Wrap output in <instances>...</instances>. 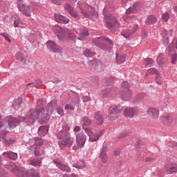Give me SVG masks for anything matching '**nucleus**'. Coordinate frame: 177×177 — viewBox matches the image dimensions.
<instances>
[{"instance_id":"f257e3e1","label":"nucleus","mask_w":177,"mask_h":177,"mask_svg":"<svg viewBox=\"0 0 177 177\" xmlns=\"http://www.w3.org/2000/svg\"><path fill=\"white\" fill-rule=\"evenodd\" d=\"M53 113V104L48 103L47 109L45 111L44 108H36V109H30L26 115V117L19 116L17 118L8 117L4 120L0 116V128L6 129L8 127L10 129L16 128V126L20 124V122L25 121L28 125H32L38 118L41 122H48L50 118V114Z\"/></svg>"},{"instance_id":"f03ea898","label":"nucleus","mask_w":177,"mask_h":177,"mask_svg":"<svg viewBox=\"0 0 177 177\" xmlns=\"http://www.w3.org/2000/svg\"><path fill=\"white\" fill-rule=\"evenodd\" d=\"M9 169L17 175V177H41L39 173L35 171V169H31L26 171L24 167H19L15 165V163H10Z\"/></svg>"},{"instance_id":"7ed1b4c3","label":"nucleus","mask_w":177,"mask_h":177,"mask_svg":"<svg viewBox=\"0 0 177 177\" xmlns=\"http://www.w3.org/2000/svg\"><path fill=\"white\" fill-rule=\"evenodd\" d=\"M77 6L80 8L81 13L84 17L91 18L93 16L97 17V12H95V8L89 4L79 1L77 2Z\"/></svg>"},{"instance_id":"20e7f679","label":"nucleus","mask_w":177,"mask_h":177,"mask_svg":"<svg viewBox=\"0 0 177 177\" xmlns=\"http://www.w3.org/2000/svg\"><path fill=\"white\" fill-rule=\"evenodd\" d=\"M53 31L61 41H63V39H67V38H71L70 31L67 28L63 29L60 26L55 25L53 26Z\"/></svg>"},{"instance_id":"39448f33","label":"nucleus","mask_w":177,"mask_h":177,"mask_svg":"<svg viewBox=\"0 0 177 177\" xmlns=\"http://www.w3.org/2000/svg\"><path fill=\"white\" fill-rule=\"evenodd\" d=\"M74 138L70 136V133H66L62 138L58 140V145L60 149H66V147H70L73 146L74 143Z\"/></svg>"},{"instance_id":"423d86ee","label":"nucleus","mask_w":177,"mask_h":177,"mask_svg":"<svg viewBox=\"0 0 177 177\" xmlns=\"http://www.w3.org/2000/svg\"><path fill=\"white\" fill-rule=\"evenodd\" d=\"M129 84L127 82H124L122 84V88L120 91V96L122 100H125L126 102H129L132 99V92L131 90L128 89Z\"/></svg>"},{"instance_id":"0eeeda50","label":"nucleus","mask_w":177,"mask_h":177,"mask_svg":"<svg viewBox=\"0 0 177 177\" xmlns=\"http://www.w3.org/2000/svg\"><path fill=\"white\" fill-rule=\"evenodd\" d=\"M93 44L98 48L103 49V50H107L106 49V44L109 45L110 48H113V42L110 39H106L104 37H97L93 40Z\"/></svg>"},{"instance_id":"6e6552de","label":"nucleus","mask_w":177,"mask_h":177,"mask_svg":"<svg viewBox=\"0 0 177 177\" xmlns=\"http://www.w3.org/2000/svg\"><path fill=\"white\" fill-rule=\"evenodd\" d=\"M86 142V136L84 133H79L76 135V145L73 147V150H77L80 147H84Z\"/></svg>"},{"instance_id":"1a4fd4ad","label":"nucleus","mask_w":177,"mask_h":177,"mask_svg":"<svg viewBox=\"0 0 177 177\" xmlns=\"http://www.w3.org/2000/svg\"><path fill=\"white\" fill-rule=\"evenodd\" d=\"M118 113H121V109L118 108V106L113 105L109 108L108 109V118L111 120V121H114L115 118H117V114Z\"/></svg>"},{"instance_id":"9d476101","label":"nucleus","mask_w":177,"mask_h":177,"mask_svg":"<svg viewBox=\"0 0 177 177\" xmlns=\"http://www.w3.org/2000/svg\"><path fill=\"white\" fill-rule=\"evenodd\" d=\"M105 20L106 21L107 28H113V27H120V23L117 21V19L113 15H109V17H105Z\"/></svg>"},{"instance_id":"9b49d317","label":"nucleus","mask_w":177,"mask_h":177,"mask_svg":"<svg viewBox=\"0 0 177 177\" xmlns=\"http://www.w3.org/2000/svg\"><path fill=\"white\" fill-rule=\"evenodd\" d=\"M147 114L150 121H157L160 117V111L156 108H149L147 110Z\"/></svg>"},{"instance_id":"f8f14e48","label":"nucleus","mask_w":177,"mask_h":177,"mask_svg":"<svg viewBox=\"0 0 177 177\" xmlns=\"http://www.w3.org/2000/svg\"><path fill=\"white\" fill-rule=\"evenodd\" d=\"M99 158L103 164H106L109 160V156H107V146L104 145L101 149L99 154Z\"/></svg>"},{"instance_id":"ddd939ff","label":"nucleus","mask_w":177,"mask_h":177,"mask_svg":"<svg viewBox=\"0 0 177 177\" xmlns=\"http://www.w3.org/2000/svg\"><path fill=\"white\" fill-rule=\"evenodd\" d=\"M73 34H79L78 39L84 41L89 35V32L86 29L79 28L77 30H73Z\"/></svg>"},{"instance_id":"4468645a","label":"nucleus","mask_w":177,"mask_h":177,"mask_svg":"<svg viewBox=\"0 0 177 177\" xmlns=\"http://www.w3.org/2000/svg\"><path fill=\"white\" fill-rule=\"evenodd\" d=\"M86 133L88 135L91 142H96V140H99V138L102 136V132L98 131L97 133H93L91 129H86Z\"/></svg>"},{"instance_id":"2eb2a0df","label":"nucleus","mask_w":177,"mask_h":177,"mask_svg":"<svg viewBox=\"0 0 177 177\" xmlns=\"http://www.w3.org/2000/svg\"><path fill=\"white\" fill-rule=\"evenodd\" d=\"M46 46L48 49H50L51 52L54 53H62V48L60 46H57L56 43L52 41H48L46 42Z\"/></svg>"},{"instance_id":"dca6fc26","label":"nucleus","mask_w":177,"mask_h":177,"mask_svg":"<svg viewBox=\"0 0 177 177\" xmlns=\"http://www.w3.org/2000/svg\"><path fill=\"white\" fill-rule=\"evenodd\" d=\"M138 113V108L131 107L126 108L123 112V114L124 115H125V117H129L130 118H132L133 117H134V115H136Z\"/></svg>"},{"instance_id":"f3484780","label":"nucleus","mask_w":177,"mask_h":177,"mask_svg":"<svg viewBox=\"0 0 177 177\" xmlns=\"http://www.w3.org/2000/svg\"><path fill=\"white\" fill-rule=\"evenodd\" d=\"M165 171L169 175L172 174H176L177 172V164L176 163H168L165 165Z\"/></svg>"},{"instance_id":"a211bd4d","label":"nucleus","mask_w":177,"mask_h":177,"mask_svg":"<svg viewBox=\"0 0 177 177\" xmlns=\"http://www.w3.org/2000/svg\"><path fill=\"white\" fill-rule=\"evenodd\" d=\"M55 164L57 165V168H59V169H61V171H63V172H71V169L70 168V167H68V165L59 162L57 160H54Z\"/></svg>"},{"instance_id":"6ab92c4d","label":"nucleus","mask_w":177,"mask_h":177,"mask_svg":"<svg viewBox=\"0 0 177 177\" xmlns=\"http://www.w3.org/2000/svg\"><path fill=\"white\" fill-rule=\"evenodd\" d=\"M18 8L20 12L23 13V15H25V16H27L28 17H30V16H31V12H30V7H28V6H25L23 3H19L18 5Z\"/></svg>"},{"instance_id":"aec40b11","label":"nucleus","mask_w":177,"mask_h":177,"mask_svg":"<svg viewBox=\"0 0 177 177\" xmlns=\"http://www.w3.org/2000/svg\"><path fill=\"white\" fill-rule=\"evenodd\" d=\"M54 16L57 23H62V24H68V23L70 22V19H68V18L60 14H55Z\"/></svg>"},{"instance_id":"412c9836","label":"nucleus","mask_w":177,"mask_h":177,"mask_svg":"<svg viewBox=\"0 0 177 177\" xmlns=\"http://www.w3.org/2000/svg\"><path fill=\"white\" fill-rule=\"evenodd\" d=\"M94 122L97 124V125H102L103 122H104V119L103 118V115H102L100 112L95 113Z\"/></svg>"},{"instance_id":"4be33fe9","label":"nucleus","mask_w":177,"mask_h":177,"mask_svg":"<svg viewBox=\"0 0 177 177\" xmlns=\"http://www.w3.org/2000/svg\"><path fill=\"white\" fill-rule=\"evenodd\" d=\"M3 156H4V157L6 158H10V160H17V153L11 151L3 153Z\"/></svg>"},{"instance_id":"5701e85b","label":"nucleus","mask_w":177,"mask_h":177,"mask_svg":"<svg viewBox=\"0 0 177 177\" xmlns=\"http://www.w3.org/2000/svg\"><path fill=\"white\" fill-rule=\"evenodd\" d=\"M160 121H162V122H164V124L170 125V124H172V116L169 115L161 116Z\"/></svg>"},{"instance_id":"b1692460","label":"nucleus","mask_w":177,"mask_h":177,"mask_svg":"<svg viewBox=\"0 0 177 177\" xmlns=\"http://www.w3.org/2000/svg\"><path fill=\"white\" fill-rule=\"evenodd\" d=\"M91 123H92V121L91 120V119H89V118H84L82 119V125H83L82 127L85 132H86V129H91L88 127H89V125H91Z\"/></svg>"},{"instance_id":"393cba45","label":"nucleus","mask_w":177,"mask_h":177,"mask_svg":"<svg viewBox=\"0 0 177 177\" xmlns=\"http://www.w3.org/2000/svg\"><path fill=\"white\" fill-rule=\"evenodd\" d=\"M157 23V18L154 15H149L145 20V24L147 26H151V24H155Z\"/></svg>"},{"instance_id":"a878e982","label":"nucleus","mask_w":177,"mask_h":177,"mask_svg":"<svg viewBox=\"0 0 177 177\" xmlns=\"http://www.w3.org/2000/svg\"><path fill=\"white\" fill-rule=\"evenodd\" d=\"M138 8H139L138 3L133 4L132 7L129 8L126 10V15H132V13H136V12H138Z\"/></svg>"},{"instance_id":"bb28decb","label":"nucleus","mask_w":177,"mask_h":177,"mask_svg":"<svg viewBox=\"0 0 177 177\" xmlns=\"http://www.w3.org/2000/svg\"><path fill=\"white\" fill-rule=\"evenodd\" d=\"M48 129L49 128L48 126H41L39 127L38 135H39V136H45V135L48 133Z\"/></svg>"},{"instance_id":"cd10ccee","label":"nucleus","mask_w":177,"mask_h":177,"mask_svg":"<svg viewBox=\"0 0 177 177\" xmlns=\"http://www.w3.org/2000/svg\"><path fill=\"white\" fill-rule=\"evenodd\" d=\"M41 164H42V158L32 159L30 161V165H32V167H41Z\"/></svg>"},{"instance_id":"c85d7f7f","label":"nucleus","mask_w":177,"mask_h":177,"mask_svg":"<svg viewBox=\"0 0 177 177\" xmlns=\"http://www.w3.org/2000/svg\"><path fill=\"white\" fill-rule=\"evenodd\" d=\"M15 57L17 59V60H18L19 62H21V63H26V57L24 55V54H23V53H17L15 55Z\"/></svg>"},{"instance_id":"c756f323","label":"nucleus","mask_w":177,"mask_h":177,"mask_svg":"<svg viewBox=\"0 0 177 177\" xmlns=\"http://www.w3.org/2000/svg\"><path fill=\"white\" fill-rule=\"evenodd\" d=\"M68 13L71 15V16H72V17H75V19H77V20L81 18V16L78 15V11H77V10H75L74 8L70 10Z\"/></svg>"},{"instance_id":"7c9ffc66","label":"nucleus","mask_w":177,"mask_h":177,"mask_svg":"<svg viewBox=\"0 0 177 177\" xmlns=\"http://www.w3.org/2000/svg\"><path fill=\"white\" fill-rule=\"evenodd\" d=\"M73 167L77 168V169H82L86 167V163H85L83 160H80L77 163L74 164Z\"/></svg>"},{"instance_id":"2f4dec72","label":"nucleus","mask_w":177,"mask_h":177,"mask_svg":"<svg viewBox=\"0 0 177 177\" xmlns=\"http://www.w3.org/2000/svg\"><path fill=\"white\" fill-rule=\"evenodd\" d=\"M144 64L145 67H151L154 65V60L151 58H147L144 60Z\"/></svg>"},{"instance_id":"473e14b6","label":"nucleus","mask_w":177,"mask_h":177,"mask_svg":"<svg viewBox=\"0 0 177 177\" xmlns=\"http://www.w3.org/2000/svg\"><path fill=\"white\" fill-rule=\"evenodd\" d=\"M165 62V55L164 53H160L157 57V63H158L160 65H162V63Z\"/></svg>"},{"instance_id":"72a5a7b5","label":"nucleus","mask_w":177,"mask_h":177,"mask_svg":"<svg viewBox=\"0 0 177 177\" xmlns=\"http://www.w3.org/2000/svg\"><path fill=\"white\" fill-rule=\"evenodd\" d=\"M84 55L86 57H93V56H95V52H93L90 49L86 48L84 51Z\"/></svg>"},{"instance_id":"f704fd0d","label":"nucleus","mask_w":177,"mask_h":177,"mask_svg":"<svg viewBox=\"0 0 177 177\" xmlns=\"http://www.w3.org/2000/svg\"><path fill=\"white\" fill-rule=\"evenodd\" d=\"M116 62L118 64H122L125 62V56L116 54Z\"/></svg>"},{"instance_id":"c9c22d12","label":"nucleus","mask_w":177,"mask_h":177,"mask_svg":"<svg viewBox=\"0 0 177 177\" xmlns=\"http://www.w3.org/2000/svg\"><path fill=\"white\" fill-rule=\"evenodd\" d=\"M121 35L124 38H129L131 35H133L132 32H131V30H125L124 31L122 32Z\"/></svg>"},{"instance_id":"e433bc0d","label":"nucleus","mask_w":177,"mask_h":177,"mask_svg":"<svg viewBox=\"0 0 177 177\" xmlns=\"http://www.w3.org/2000/svg\"><path fill=\"white\" fill-rule=\"evenodd\" d=\"M154 74H156V75L159 74L158 71L154 68H151L148 70L147 75H153Z\"/></svg>"},{"instance_id":"4c0bfd02","label":"nucleus","mask_w":177,"mask_h":177,"mask_svg":"<svg viewBox=\"0 0 177 177\" xmlns=\"http://www.w3.org/2000/svg\"><path fill=\"white\" fill-rule=\"evenodd\" d=\"M3 140L6 145V146H10V145H13V142H15V139L13 138H5V137H3Z\"/></svg>"},{"instance_id":"58836bf2","label":"nucleus","mask_w":177,"mask_h":177,"mask_svg":"<svg viewBox=\"0 0 177 177\" xmlns=\"http://www.w3.org/2000/svg\"><path fill=\"white\" fill-rule=\"evenodd\" d=\"M155 80L156 84H158V85H162V80L161 79V75H160V73L156 75Z\"/></svg>"},{"instance_id":"ea45409f","label":"nucleus","mask_w":177,"mask_h":177,"mask_svg":"<svg viewBox=\"0 0 177 177\" xmlns=\"http://www.w3.org/2000/svg\"><path fill=\"white\" fill-rule=\"evenodd\" d=\"M0 35L1 37H3L5 41H7V42H12V40L10 39V38H9V35H8V33L2 32L0 33Z\"/></svg>"},{"instance_id":"a19ab883","label":"nucleus","mask_w":177,"mask_h":177,"mask_svg":"<svg viewBox=\"0 0 177 177\" xmlns=\"http://www.w3.org/2000/svg\"><path fill=\"white\" fill-rule=\"evenodd\" d=\"M42 143H44V140L41 138H37L35 141V145L37 146H41Z\"/></svg>"},{"instance_id":"79ce46f5","label":"nucleus","mask_w":177,"mask_h":177,"mask_svg":"<svg viewBox=\"0 0 177 177\" xmlns=\"http://www.w3.org/2000/svg\"><path fill=\"white\" fill-rule=\"evenodd\" d=\"M162 19L164 21H168L169 20V12H165L163 15H162Z\"/></svg>"},{"instance_id":"37998d69","label":"nucleus","mask_w":177,"mask_h":177,"mask_svg":"<svg viewBox=\"0 0 177 177\" xmlns=\"http://www.w3.org/2000/svg\"><path fill=\"white\" fill-rule=\"evenodd\" d=\"M21 21L20 20V18L17 19L15 21H14V27H21Z\"/></svg>"},{"instance_id":"c03bdc74","label":"nucleus","mask_w":177,"mask_h":177,"mask_svg":"<svg viewBox=\"0 0 177 177\" xmlns=\"http://www.w3.org/2000/svg\"><path fill=\"white\" fill-rule=\"evenodd\" d=\"M65 110H75V106L71 104H68L65 106Z\"/></svg>"},{"instance_id":"a18cd8bd","label":"nucleus","mask_w":177,"mask_h":177,"mask_svg":"<svg viewBox=\"0 0 177 177\" xmlns=\"http://www.w3.org/2000/svg\"><path fill=\"white\" fill-rule=\"evenodd\" d=\"M138 27L139 26H138V24H133L132 26V28L130 29L131 34H133V35L135 34V32H136V30H138Z\"/></svg>"},{"instance_id":"49530a36","label":"nucleus","mask_w":177,"mask_h":177,"mask_svg":"<svg viewBox=\"0 0 177 177\" xmlns=\"http://www.w3.org/2000/svg\"><path fill=\"white\" fill-rule=\"evenodd\" d=\"M52 1L55 5L60 6V5L64 2V0H52Z\"/></svg>"},{"instance_id":"de8ad7c7","label":"nucleus","mask_w":177,"mask_h":177,"mask_svg":"<svg viewBox=\"0 0 177 177\" xmlns=\"http://www.w3.org/2000/svg\"><path fill=\"white\" fill-rule=\"evenodd\" d=\"M64 8L65 9V10H67V12H70V10H71L73 9V7H71V6L68 3H65L64 6Z\"/></svg>"},{"instance_id":"09e8293b","label":"nucleus","mask_w":177,"mask_h":177,"mask_svg":"<svg viewBox=\"0 0 177 177\" xmlns=\"http://www.w3.org/2000/svg\"><path fill=\"white\" fill-rule=\"evenodd\" d=\"M122 19L124 20V21H132V17L131 16L124 15Z\"/></svg>"},{"instance_id":"8fccbe9b","label":"nucleus","mask_w":177,"mask_h":177,"mask_svg":"<svg viewBox=\"0 0 177 177\" xmlns=\"http://www.w3.org/2000/svg\"><path fill=\"white\" fill-rule=\"evenodd\" d=\"M57 113L59 114V115L63 116L64 115V111H63V108L58 107L57 109Z\"/></svg>"},{"instance_id":"3c124183","label":"nucleus","mask_w":177,"mask_h":177,"mask_svg":"<svg viewBox=\"0 0 177 177\" xmlns=\"http://www.w3.org/2000/svg\"><path fill=\"white\" fill-rule=\"evenodd\" d=\"M15 103H17V105H15V109H19L20 107V104H21V98H18Z\"/></svg>"},{"instance_id":"603ef678","label":"nucleus","mask_w":177,"mask_h":177,"mask_svg":"<svg viewBox=\"0 0 177 177\" xmlns=\"http://www.w3.org/2000/svg\"><path fill=\"white\" fill-rule=\"evenodd\" d=\"M82 100L84 103H86V102H89V100H91V97L87 95L83 96Z\"/></svg>"},{"instance_id":"864d4df0","label":"nucleus","mask_w":177,"mask_h":177,"mask_svg":"<svg viewBox=\"0 0 177 177\" xmlns=\"http://www.w3.org/2000/svg\"><path fill=\"white\" fill-rule=\"evenodd\" d=\"M35 155L37 157H39V156H41V153H39V148H36L35 149Z\"/></svg>"},{"instance_id":"5fc2aeb1","label":"nucleus","mask_w":177,"mask_h":177,"mask_svg":"<svg viewBox=\"0 0 177 177\" xmlns=\"http://www.w3.org/2000/svg\"><path fill=\"white\" fill-rule=\"evenodd\" d=\"M128 136V134L127 133H123L118 136V138L122 139V138H126V136Z\"/></svg>"},{"instance_id":"6e6d98bb","label":"nucleus","mask_w":177,"mask_h":177,"mask_svg":"<svg viewBox=\"0 0 177 177\" xmlns=\"http://www.w3.org/2000/svg\"><path fill=\"white\" fill-rule=\"evenodd\" d=\"M141 37L142 38H146V37H147V32H146L145 30H142L141 32Z\"/></svg>"},{"instance_id":"4d7b16f0","label":"nucleus","mask_w":177,"mask_h":177,"mask_svg":"<svg viewBox=\"0 0 177 177\" xmlns=\"http://www.w3.org/2000/svg\"><path fill=\"white\" fill-rule=\"evenodd\" d=\"M169 41L168 40V37H165L164 40H163V44L164 45H165V46H167V45H168Z\"/></svg>"},{"instance_id":"13d9d810","label":"nucleus","mask_w":177,"mask_h":177,"mask_svg":"<svg viewBox=\"0 0 177 177\" xmlns=\"http://www.w3.org/2000/svg\"><path fill=\"white\" fill-rule=\"evenodd\" d=\"M73 131L74 132H80L81 131V127L80 126H76Z\"/></svg>"},{"instance_id":"bf43d9fd","label":"nucleus","mask_w":177,"mask_h":177,"mask_svg":"<svg viewBox=\"0 0 177 177\" xmlns=\"http://www.w3.org/2000/svg\"><path fill=\"white\" fill-rule=\"evenodd\" d=\"M154 160H156V159H154L153 158H147L145 159V161H146V162H151L152 161H154Z\"/></svg>"},{"instance_id":"052dcab7","label":"nucleus","mask_w":177,"mask_h":177,"mask_svg":"<svg viewBox=\"0 0 177 177\" xmlns=\"http://www.w3.org/2000/svg\"><path fill=\"white\" fill-rule=\"evenodd\" d=\"M6 135V132L3 131V133L0 134V142L3 139L4 136Z\"/></svg>"},{"instance_id":"680f3d73","label":"nucleus","mask_w":177,"mask_h":177,"mask_svg":"<svg viewBox=\"0 0 177 177\" xmlns=\"http://www.w3.org/2000/svg\"><path fill=\"white\" fill-rule=\"evenodd\" d=\"M121 153V151L120 149H116L114 152L115 156H120V153Z\"/></svg>"},{"instance_id":"e2e57ef3","label":"nucleus","mask_w":177,"mask_h":177,"mask_svg":"<svg viewBox=\"0 0 177 177\" xmlns=\"http://www.w3.org/2000/svg\"><path fill=\"white\" fill-rule=\"evenodd\" d=\"M127 0H122V5H127Z\"/></svg>"},{"instance_id":"0e129e2a","label":"nucleus","mask_w":177,"mask_h":177,"mask_svg":"<svg viewBox=\"0 0 177 177\" xmlns=\"http://www.w3.org/2000/svg\"><path fill=\"white\" fill-rule=\"evenodd\" d=\"M41 103H42V100H39L37 101V104L39 106V104H41Z\"/></svg>"},{"instance_id":"69168bd1","label":"nucleus","mask_w":177,"mask_h":177,"mask_svg":"<svg viewBox=\"0 0 177 177\" xmlns=\"http://www.w3.org/2000/svg\"><path fill=\"white\" fill-rule=\"evenodd\" d=\"M174 10L175 12H177V6H176L174 7Z\"/></svg>"},{"instance_id":"338daca9","label":"nucleus","mask_w":177,"mask_h":177,"mask_svg":"<svg viewBox=\"0 0 177 177\" xmlns=\"http://www.w3.org/2000/svg\"><path fill=\"white\" fill-rule=\"evenodd\" d=\"M63 177H70V176H68V174H64Z\"/></svg>"},{"instance_id":"774afa93","label":"nucleus","mask_w":177,"mask_h":177,"mask_svg":"<svg viewBox=\"0 0 177 177\" xmlns=\"http://www.w3.org/2000/svg\"><path fill=\"white\" fill-rule=\"evenodd\" d=\"M115 89L114 88H111V93H113V92H114Z\"/></svg>"}]
</instances>
